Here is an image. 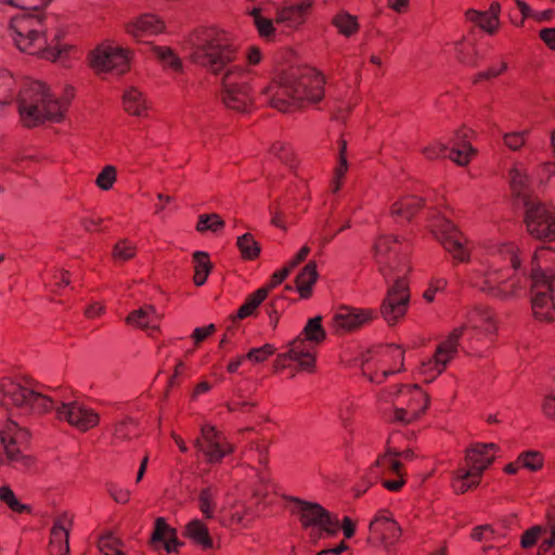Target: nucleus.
Instances as JSON below:
<instances>
[{"mask_svg":"<svg viewBox=\"0 0 555 555\" xmlns=\"http://www.w3.org/2000/svg\"><path fill=\"white\" fill-rule=\"evenodd\" d=\"M411 247L406 241H401L397 235H379L373 244V255L378 272L385 281H389L393 275H398L397 268L400 263L410 264Z\"/></svg>","mask_w":555,"mask_h":555,"instance_id":"nucleus-10","label":"nucleus"},{"mask_svg":"<svg viewBox=\"0 0 555 555\" xmlns=\"http://www.w3.org/2000/svg\"><path fill=\"white\" fill-rule=\"evenodd\" d=\"M293 513L299 516L301 526L305 529H311L310 534L314 538H321L323 533L335 534L339 529L336 518L323 508L320 504L307 502L297 498L292 499Z\"/></svg>","mask_w":555,"mask_h":555,"instance_id":"nucleus-13","label":"nucleus"},{"mask_svg":"<svg viewBox=\"0 0 555 555\" xmlns=\"http://www.w3.org/2000/svg\"><path fill=\"white\" fill-rule=\"evenodd\" d=\"M152 53L163 68L171 74L183 73V63L180 56L169 47L153 46Z\"/></svg>","mask_w":555,"mask_h":555,"instance_id":"nucleus-34","label":"nucleus"},{"mask_svg":"<svg viewBox=\"0 0 555 555\" xmlns=\"http://www.w3.org/2000/svg\"><path fill=\"white\" fill-rule=\"evenodd\" d=\"M224 227V221L218 214H203L198 217L196 230L201 233L205 231L218 232Z\"/></svg>","mask_w":555,"mask_h":555,"instance_id":"nucleus-49","label":"nucleus"},{"mask_svg":"<svg viewBox=\"0 0 555 555\" xmlns=\"http://www.w3.org/2000/svg\"><path fill=\"white\" fill-rule=\"evenodd\" d=\"M553 284L546 287H532V312L537 320L542 322L555 321V304L553 301Z\"/></svg>","mask_w":555,"mask_h":555,"instance_id":"nucleus-29","label":"nucleus"},{"mask_svg":"<svg viewBox=\"0 0 555 555\" xmlns=\"http://www.w3.org/2000/svg\"><path fill=\"white\" fill-rule=\"evenodd\" d=\"M454 53L456 59L464 65L476 66L478 64L476 47L465 38L454 43Z\"/></svg>","mask_w":555,"mask_h":555,"instance_id":"nucleus-40","label":"nucleus"},{"mask_svg":"<svg viewBox=\"0 0 555 555\" xmlns=\"http://www.w3.org/2000/svg\"><path fill=\"white\" fill-rule=\"evenodd\" d=\"M447 280L444 278H433L428 284V287L423 294V298L427 302H431L435 299V296L439 292H443L447 287Z\"/></svg>","mask_w":555,"mask_h":555,"instance_id":"nucleus-57","label":"nucleus"},{"mask_svg":"<svg viewBox=\"0 0 555 555\" xmlns=\"http://www.w3.org/2000/svg\"><path fill=\"white\" fill-rule=\"evenodd\" d=\"M555 278V248L552 246H541L535 249L531 260V286L546 287V284H553Z\"/></svg>","mask_w":555,"mask_h":555,"instance_id":"nucleus-22","label":"nucleus"},{"mask_svg":"<svg viewBox=\"0 0 555 555\" xmlns=\"http://www.w3.org/2000/svg\"><path fill=\"white\" fill-rule=\"evenodd\" d=\"M231 519L235 524L246 526L253 519V515L248 508H245L244 506H235L231 514Z\"/></svg>","mask_w":555,"mask_h":555,"instance_id":"nucleus-62","label":"nucleus"},{"mask_svg":"<svg viewBox=\"0 0 555 555\" xmlns=\"http://www.w3.org/2000/svg\"><path fill=\"white\" fill-rule=\"evenodd\" d=\"M555 176V162H546L541 164L537 169V178L540 183H545Z\"/></svg>","mask_w":555,"mask_h":555,"instance_id":"nucleus-63","label":"nucleus"},{"mask_svg":"<svg viewBox=\"0 0 555 555\" xmlns=\"http://www.w3.org/2000/svg\"><path fill=\"white\" fill-rule=\"evenodd\" d=\"M518 463L521 464V467L527 468L531 472L540 470L544 464V456L541 452L529 450L521 452L518 455Z\"/></svg>","mask_w":555,"mask_h":555,"instance_id":"nucleus-48","label":"nucleus"},{"mask_svg":"<svg viewBox=\"0 0 555 555\" xmlns=\"http://www.w3.org/2000/svg\"><path fill=\"white\" fill-rule=\"evenodd\" d=\"M423 201L415 195H408L395 202L391 206V216L397 221L410 220L422 207Z\"/></svg>","mask_w":555,"mask_h":555,"instance_id":"nucleus-33","label":"nucleus"},{"mask_svg":"<svg viewBox=\"0 0 555 555\" xmlns=\"http://www.w3.org/2000/svg\"><path fill=\"white\" fill-rule=\"evenodd\" d=\"M289 86L288 75L285 73L263 88L260 98L264 103L281 112L291 111L296 105Z\"/></svg>","mask_w":555,"mask_h":555,"instance_id":"nucleus-23","label":"nucleus"},{"mask_svg":"<svg viewBox=\"0 0 555 555\" xmlns=\"http://www.w3.org/2000/svg\"><path fill=\"white\" fill-rule=\"evenodd\" d=\"M98 548L104 555H126L122 551V542L113 532L100 535Z\"/></svg>","mask_w":555,"mask_h":555,"instance_id":"nucleus-43","label":"nucleus"},{"mask_svg":"<svg viewBox=\"0 0 555 555\" xmlns=\"http://www.w3.org/2000/svg\"><path fill=\"white\" fill-rule=\"evenodd\" d=\"M379 400L390 402L393 423L410 424L425 414L429 405L428 395L417 385L391 386L382 391Z\"/></svg>","mask_w":555,"mask_h":555,"instance_id":"nucleus-7","label":"nucleus"},{"mask_svg":"<svg viewBox=\"0 0 555 555\" xmlns=\"http://www.w3.org/2000/svg\"><path fill=\"white\" fill-rule=\"evenodd\" d=\"M428 228L454 261L469 260L473 243L448 219L446 214L434 212L429 218Z\"/></svg>","mask_w":555,"mask_h":555,"instance_id":"nucleus-11","label":"nucleus"},{"mask_svg":"<svg viewBox=\"0 0 555 555\" xmlns=\"http://www.w3.org/2000/svg\"><path fill=\"white\" fill-rule=\"evenodd\" d=\"M466 276L472 286L500 299L518 296L527 284L514 243L487 246L486 254L474 260Z\"/></svg>","mask_w":555,"mask_h":555,"instance_id":"nucleus-3","label":"nucleus"},{"mask_svg":"<svg viewBox=\"0 0 555 555\" xmlns=\"http://www.w3.org/2000/svg\"><path fill=\"white\" fill-rule=\"evenodd\" d=\"M542 411L547 418L555 421V389L543 399Z\"/></svg>","mask_w":555,"mask_h":555,"instance_id":"nucleus-64","label":"nucleus"},{"mask_svg":"<svg viewBox=\"0 0 555 555\" xmlns=\"http://www.w3.org/2000/svg\"><path fill=\"white\" fill-rule=\"evenodd\" d=\"M499 448L494 443H475L465 455L464 465L459 467L452 479V489L462 494L476 488L483 472L493 463Z\"/></svg>","mask_w":555,"mask_h":555,"instance_id":"nucleus-8","label":"nucleus"},{"mask_svg":"<svg viewBox=\"0 0 555 555\" xmlns=\"http://www.w3.org/2000/svg\"><path fill=\"white\" fill-rule=\"evenodd\" d=\"M460 330H453L446 339L440 341L431 357L420 362L417 375L424 383H431L442 374L448 364L459 352L457 335Z\"/></svg>","mask_w":555,"mask_h":555,"instance_id":"nucleus-15","label":"nucleus"},{"mask_svg":"<svg viewBox=\"0 0 555 555\" xmlns=\"http://www.w3.org/2000/svg\"><path fill=\"white\" fill-rule=\"evenodd\" d=\"M185 537L193 540L204 550L212 547V540L209 535L207 526L199 519L191 520L185 527Z\"/></svg>","mask_w":555,"mask_h":555,"instance_id":"nucleus-36","label":"nucleus"},{"mask_svg":"<svg viewBox=\"0 0 555 555\" xmlns=\"http://www.w3.org/2000/svg\"><path fill=\"white\" fill-rule=\"evenodd\" d=\"M69 284L68 272L64 270H55L49 285L53 292L61 289Z\"/></svg>","mask_w":555,"mask_h":555,"instance_id":"nucleus-59","label":"nucleus"},{"mask_svg":"<svg viewBox=\"0 0 555 555\" xmlns=\"http://www.w3.org/2000/svg\"><path fill=\"white\" fill-rule=\"evenodd\" d=\"M318 279L317 263L310 261L307 263L296 278V287L301 298H309L311 289Z\"/></svg>","mask_w":555,"mask_h":555,"instance_id":"nucleus-35","label":"nucleus"},{"mask_svg":"<svg viewBox=\"0 0 555 555\" xmlns=\"http://www.w3.org/2000/svg\"><path fill=\"white\" fill-rule=\"evenodd\" d=\"M287 75L296 107L323 99L325 78L318 69L304 66L289 70Z\"/></svg>","mask_w":555,"mask_h":555,"instance_id":"nucleus-12","label":"nucleus"},{"mask_svg":"<svg viewBox=\"0 0 555 555\" xmlns=\"http://www.w3.org/2000/svg\"><path fill=\"white\" fill-rule=\"evenodd\" d=\"M163 314L153 305H143L126 318L128 325L146 332L151 337H155L160 332Z\"/></svg>","mask_w":555,"mask_h":555,"instance_id":"nucleus-26","label":"nucleus"},{"mask_svg":"<svg viewBox=\"0 0 555 555\" xmlns=\"http://www.w3.org/2000/svg\"><path fill=\"white\" fill-rule=\"evenodd\" d=\"M376 318L372 309L341 307L333 318V326L337 333L352 332L370 323Z\"/></svg>","mask_w":555,"mask_h":555,"instance_id":"nucleus-25","label":"nucleus"},{"mask_svg":"<svg viewBox=\"0 0 555 555\" xmlns=\"http://www.w3.org/2000/svg\"><path fill=\"white\" fill-rule=\"evenodd\" d=\"M0 501L14 513L24 514L30 512V507L21 503L13 490L8 486L0 487Z\"/></svg>","mask_w":555,"mask_h":555,"instance_id":"nucleus-46","label":"nucleus"},{"mask_svg":"<svg viewBox=\"0 0 555 555\" xmlns=\"http://www.w3.org/2000/svg\"><path fill=\"white\" fill-rule=\"evenodd\" d=\"M15 78L11 72L0 68V104H9L13 101L15 94Z\"/></svg>","mask_w":555,"mask_h":555,"instance_id":"nucleus-42","label":"nucleus"},{"mask_svg":"<svg viewBox=\"0 0 555 555\" xmlns=\"http://www.w3.org/2000/svg\"><path fill=\"white\" fill-rule=\"evenodd\" d=\"M73 526V517L62 514L54 520L50 532L48 551L50 555H67L69 552L68 537Z\"/></svg>","mask_w":555,"mask_h":555,"instance_id":"nucleus-27","label":"nucleus"},{"mask_svg":"<svg viewBox=\"0 0 555 555\" xmlns=\"http://www.w3.org/2000/svg\"><path fill=\"white\" fill-rule=\"evenodd\" d=\"M190 61L215 76H221L223 104L236 112H248L254 103L249 81L251 72L237 63L234 37L218 27L194 30L185 41Z\"/></svg>","mask_w":555,"mask_h":555,"instance_id":"nucleus-1","label":"nucleus"},{"mask_svg":"<svg viewBox=\"0 0 555 555\" xmlns=\"http://www.w3.org/2000/svg\"><path fill=\"white\" fill-rule=\"evenodd\" d=\"M326 333L322 326V318L309 319L302 332L289 343L288 351L278 356V363L285 365L287 360L298 364L299 370L313 372L318 347L325 340Z\"/></svg>","mask_w":555,"mask_h":555,"instance_id":"nucleus-6","label":"nucleus"},{"mask_svg":"<svg viewBox=\"0 0 555 555\" xmlns=\"http://www.w3.org/2000/svg\"><path fill=\"white\" fill-rule=\"evenodd\" d=\"M117 179V170L114 166H105L98 175L95 184L103 191H108L113 188Z\"/></svg>","mask_w":555,"mask_h":555,"instance_id":"nucleus-53","label":"nucleus"},{"mask_svg":"<svg viewBox=\"0 0 555 555\" xmlns=\"http://www.w3.org/2000/svg\"><path fill=\"white\" fill-rule=\"evenodd\" d=\"M218 488L208 486L201 490L198 494V508L206 519L215 517L217 508Z\"/></svg>","mask_w":555,"mask_h":555,"instance_id":"nucleus-38","label":"nucleus"},{"mask_svg":"<svg viewBox=\"0 0 555 555\" xmlns=\"http://www.w3.org/2000/svg\"><path fill=\"white\" fill-rule=\"evenodd\" d=\"M454 330H460L457 335V346L460 340H479L483 335L492 334L496 330V323L491 309L488 307H474L465 315V322Z\"/></svg>","mask_w":555,"mask_h":555,"instance_id":"nucleus-18","label":"nucleus"},{"mask_svg":"<svg viewBox=\"0 0 555 555\" xmlns=\"http://www.w3.org/2000/svg\"><path fill=\"white\" fill-rule=\"evenodd\" d=\"M121 103L125 112L135 117H146L151 109V102L147 95L137 87L125 89Z\"/></svg>","mask_w":555,"mask_h":555,"instance_id":"nucleus-30","label":"nucleus"},{"mask_svg":"<svg viewBox=\"0 0 555 555\" xmlns=\"http://www.w3.org/2000/svg\"><path fill=\"white\" fill-rule=\"evenodd\" d=\"M527 134V130L506 133L503 137L504 144L508 149L517 151L525 144Z\"/></svg>","mask_w":555,"mask_h":555,"instance_id":"nucleus-58","label":"nucleus"},{"mask_svg":"<svg viewBox=\"0 0 555 555\" xmlns=\"http://www.w3.org/2000/svg\"><path fill=\"white\" fill-rule=\"evenodd\" d=\"M276 348L273 345L264 344L261 347L250 349L245 356L253 363H262L274 354Z\"/></svg>","mask_w":555,"mask_h":555,"instance_id":"nucleus-54","label":"nucleus"},{"mask_svg":"<svg viewBox=\"0 0 555 555\" xmlns=\"http://www.w3.org/2000/svg\"><path fill=\"white\" fill-rule=\"evenodd\" d=\"M131 51L120 46L103 42L90 55V64L98 73H126L130 67Z\"/></svg>","mask_w":555,"mask_h":555,"instance_id":"nucleus-16","label":"nucleus"},{"mask_svg":"<svg viewBox=\"0 0 555 555\" xmlns=\"http://www.w3.org/2000/svg\"><path fill=\"white\" fill-rule=\"evenodd\" d=\"M165 29L164 22L155 14L145 13L125 24V31L135 40L155 36Z\"/></svg>","mask_w":555,"mask_h":555,"instance_id":"nucleus-28","label":"nucleus"},{"mask_svg":"<svg viewBox=\"0 0 555 555\" xmlns=\"http://www.w3.org/2000/svg\"><path fill=\"white\" fill-rule=\"evenodd\" d=\"M154 542H163L167 552L177 551L178 542L173 529H171L164 518H157L154 532L152 534Z\"/></svg>","mask_w":555,"mask_h":555,"instance_id":"nucleus-37","label":"nucleus"},{"mask_svg":"<svg viewBox=\"0 0 555 555\" xmlns=\"http://www.w3.org/2000/svg\"><path fill=\"white\" fill-rule=\"evenodd\" d=\"M135 423L131 418H124L115 425L114 436L116 439H128L134 436Z\"/></svg>","mask_w":555,"mask_h":555,"instance_id":"nucleus-55","label":"nucleus"},{"mask_svg":"<svg viewBox=\"0 0 555 555\" xmlns=\"http://www.w3.org/2000/svg\"><path fill=\"white\" fill-rule=\"evenodd\" d=\"M35 10H23L10 22L11 36L15 46L28 54L40 55L43 59L57 61L68 56L74 46L63 41V27H53L54 16L41 17Z\"/></svg>","mask_w":555,"mask_h":555,"instance_id":"nucleus-4","label":"nucleus"},{"mask_svg":"<svg viewBox=\"0 0 555 555\" xmlns=\"http://www.w3.org/2000/svg\"><path fill=\"white\" fill-rule=\"evenodd\" d=\"M195 446L211 464L219 463L233 452V447L225 437L211 425L202 427V435L196 439Z\"/></svg>","mask_w":555,"mask_h":555,"instance_id":"nucleus-21","label":"nucleus"},{"mask_svg":"<svg viewBox=\"0 0 555 555\" xmlns=\"http://www.w3.org/2000/svg\"><path fill=\"white\" fill-rule=\"evenodd\" d=\"M528 232L539 238L555 241V208L545 204H528L526 210Z\"/></svg>","mask_w":555,"mask_h":555,"instance_id":"nucleus-19","label":"nucleus"},{"mask_svg":"<svg viewBox=\"0 0 555 555\" xmlns=\"http://www.w3.org/2000/svg\"><path fill=\"white\" fill-rule=\"evenodd\" d=\"M270 153L278 158L281 163L293 167L295 155L291 145L283 142H275L270 149Z\"/></svg>","mask_w":555,"mask_h":555,"instance_id":"nucleus-52","label":"nucleus"},{"mask_svg":"<svg viewBox=\"0 0 555 555\" xmlns=\"http://www.w3.org/2000/svg\"><path fill=\"white\" fill-rule=\"evenodd\" d=\"M333 25L346 37L356 34L359 29L357 17L347 12L336 14L333 18Z\"/></svg>","mask_w":555,"mask_h":555,"instance_id":"nucleus-45","label":"nucleus"},{"mask_svg":"<svg viewBox=\"0 0 555 555\" xmlns=\"http://www.w3.org/2000/svg\"><path fill=\"white\" fill-rule=\"evenodd\" d=\"M267 298L266 289H257L253 294L248 295L245 302L237 310V318L240 320L246 319L254 314L257 308Z\"/></svg>","mask_w":555,"mask_h":555,"instance_id":"nucleus-44","label":"nucleus"},{"mask_svg":"<svg viewBox=\"0 0 555 555\" xmlns=\"http://www.w3.org/2000/svg\"><path fill=\"white\" fill-rule=\"evenodd\" d=\"M0 396L3 406H16L24 412L44 414L55 411L59 421H64L80 431H87L99 424L100 416L82 402L61 401L46 392V388L33 379H0Z\"/></svg>","mask_w":555,"mask_h":555,"instance_id":"nucleus-2","label":"nucleus"},{"mask_svg":"<svg viewBox=\"0 0 555 555\" xmlns=\"http://www.w3.org/2000/svg\"><path fill=\"white\" fill-rule=\"evenodd\" d=\"M137 253L135 245L128 240H120L113 248V258L115 261H128L133 258Z\"/></svg>","mask_w":555,"mask_h":555,"instance_id":"nucleus-51","label":"nucleus"},{"mask_svg":"<svg viewBox=\"0 0 555 555\" xmlns=\"http://www.w3.org/2000/svg\"><path fill=\"white\" fill-rule=\"evenodd\" d=\"M397 270L399 274L386 281L388 287L379 308L380 315L388 325L403 320L410 307L411 294L406 276L411 268L402 262Z\"/></svg>","mask_w":555,"mask_h":555,"instance_id":"nucleus-9","label":"nucleus"},{"mask_svg":"<svg viewBox=\"0 0 555 555\" xmlns=\"http://www.w3.org/2000/svg\"><path fill=\"white\" fill-rule=\"evenodd\" d=\"M404 350L397 345H387L379 351V361L377 371L374 374H369V367L363 369V373L369 375L373 383H382L383 379L389 375L400 372L403 366Z\"/></svg>","mask_w":555,"mask_h":555,"instance_id":"nucleus-24","label":"nucleus"},{"mask_svg":"<svg viewBox=\"0 0 555 555\" xmlns=\"http://www.w3.org/2000/svg\"><path fill=\"white\" fill-rule=\"evenodd\" d=\"M193 262H194V270H195L194 283L197 286H201L206 282L208 274L211 270V263L209 260V256L207 253L196 251L193 255Z\"/></svg>","mask_w":555,"mask_h":555,"instance_id":"nucleus-41","label":"nucleus"},{"mask_svg":"<svg viewBox=\"0 0 555 555\" xmlns=\"http://www.w3.org/2000/svg\"><path fill=\"white\" fill-rule=\"evenodd\" d=\"M17 105L22 124L33 128L44 121H62L68 108V100L41 81L26 80L18 93Z\"/></svg>","mask_w":555,"mask_h":555,"instance_id":"nucleus-5","label":"nucleus"},{"mask_svg":"<svg viewBox=\"0 0 555 555\" xmlns=\"http://www.w3.org/2000/svg\"><path fill=\"white\" fill-rule=\"evenodd\" d=\"M506 68H507V64L505 62H501L498 65H493V66L489 67L487 70L480 72L479 74H477V76L475 78V82H478L482 79L495 78V77L502 75L506 70Z\"/></svg>","mask_w":555,"mask_h":555,"instance_id":"nucleus-60","label":"nucleus"},{"mask_svg":"<svg viewBox=\"0 0 555 555\" xmlns=\"http://www.w3.org/2000/svg\"><path fill=\"white\" fill-rule=\"evenodd\" d=\"M309 254H310V247L307 245L302 246L298 250V253L291 260H288L285 263V266L283 268H281L280 270H276L272 274L268 284L264 285L263 287H260L259 289H266V296H268L269 292L271 289L275 288L276 286H279L299 263H301L302 261L306 260V258L309 256Z\"/></svg>","mask_w":555,"mask_h":555,"instance_id":"nucleus-32","label":"nucleus"},{"mask_svg":"<svg viewBox=\"0 0 555 555\" xmlns=\"http://www.w3.org/2000/svg\"><path fill=\"white\" fill-rule=\"evenodd\" d=\"M555 545V529L542 535L538 547V555H547Z\"/></svg>","mask_w":555,"mask_h":555,"instance_id":"nucleus-61","label":"nucleus"},{"mask_svg":"<svg viewBox=\"0 0 555 555\" xmlns=\"http://www.w3.org/2000/svg\"><path fill=\"white\" fill-rule=\"evenodd\" d=\"M349 165L347 158L337 157L336 166L333 170V178L331 180V191L337 193L345 182V177L348 171Z\"/></svg>","mask_w":555,"mask_h":555,"instance_id":"nucleus-50","label":"nucleus"},{"mask_svg":"<svg viewBox=\"0 0 555 555\" xmlns=\"http://www.w3.org/2000/svg\"><path fill=\"white\" fill-rule=\"evenodd\" d=\"M509 183L515 195L526 197L529 190V177L522 164H516L509 171Z\"/></svg>","mask_w":555,"mask_h":555,"instance_id":"nucleus-39","label":"nucleus"},{"mask_svg":"<svg viewBox=\"0 0 555 555\" xmlns=\"http://www.w3.org/2000/svg\"><path fill=\"white\" fill-rule=\"evenodd\" d=\"M468 133L469 129L463 128L455 132L450 147L441 142H434L425 146L422 153L428 159L449 157L457 165L465 166L476 154V151L466 140Z\"/></svg>","mask_w":555,"mask_h":555,"instance_id":"nucleus-17","label":"nucleus"},{"mask_svg":"<svg viewBox=\"0 0 555 555\" xmlns=\"http://www.w3.org/2000/svg\"><path fill=\"white\" fill-rule=\"evenodd\" d=\"M372 474L375 478H382L384 488L397 492L405 483V472L402 462L392 454V448L388 447L385 454L380 455L374 466Z\"/></svg>","mask_w":555,"mask_h":555,"instance_id":"nucleus-20","label":"nucleus"},{"mask_svg":"<svg viewBox=\"0 0 555 555\" xmlns=\"http://www.w3.org/2000/svg\"><path fill=\"white\" fill-rule=\"evenodd\" d=\"M236 245L242 254V257L248 260L257 258L260 253L259 244L249 233L240 236L237 238Z\"/></svg>","mask_w":555,"mask_h":555,"instance_id":"nucleus-47","label":"nucleus"},{"mask_svg":"<svg viewBox=\"0 0 555 555\" xmlns=\"http://www.w3.org/2000/svg\"><path fill=\"white\" fill-rule=\"evenodd\" d=\"M501 5L492 2L487 11L468 10L465 13L466 20L475 23L481 29L493 35L500 26Z\"/></svg>","mask_w":555,"mask_h":555,"instance_id":"nucleus-31","label":"nucleus"},{"mask_svg":"<svg viewBox=\"0 0 555 555\" xmlns=\"http://www.w3.org/2000/svg\"><path fill=\"white\" fill-rule=\"evenodd\" d=\"M28 438V431L13 421L8 420L0 425L1 446L4 449L7 460L14 468L20 470L29 469L34 465V459L23 452Z\"/></svg>","mask_w":555,"mask_h":555,"instance_id":"nucleus-14","label":"nucleus"},{"mask_svg":"<svg viewBox=\"0 0 555 555\" xmlns=\"http://www.w3.org/2000/svg\"><path fill=\"white\" fill-rule=\"evenodd\" d=\"M544 534H546L545 529L540 526H534L522 533L520 544L524 548H529L537 544Z\"/></svg>","mask_w":555,"mask_h":555,"instance_id":"nucleus-56","label":"nucleus"}]
</instances>
